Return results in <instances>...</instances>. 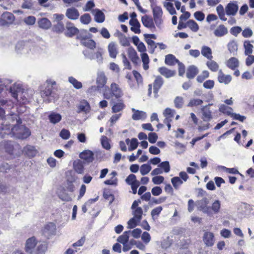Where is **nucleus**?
<instances>
[{"label":"nucleus","mask_w":254,"mask_h":254,"mask_svg":"<svg viewBox=\"0 0 254 254\" xmlns=\"http://www.w3.org/2000/svg\"><path fill=\"white\" fill-rule=\"evenodd\" d=\"M81 44L92 50L96 47V43L95 41L89 39H84L83 41H81Z\"/></svg>","instance_id":"49530a36"},{"label":"nucleus","mask_w":254,"mask_h":254,"mask_svg":"<svg viewBox=\"0 0 254 254\" xmlns=\"http://www.w3.org/2000/svg\"><path fill=\"white\" fill-rule=\"evenodd\" d=\"M198 72L197 67L194 65H191L188 67L186 75L188 78L192 79L195 76Z\"/></svg>","instance_id":"393cba45"},{"label":"nucleus","mask_w":254,"mask_h":254,"mask_svg":"<svg viewBox=\"0 0 254 254\" xmlns=\"http://www.w3.org/2000/svg\"><path fill=\"white\" fill-rule=\"evenodd\" d=\"M175 106L177 108H181L184 104L183 98L182 97H177L174 100Z\"/></svg>","instance_id":"774afa93"},{"label":"nucleus","mask_w":254,"mask_h":254,"mask_svg":"<svg viewBox=\"0 0 254 254\" xmlns=\"http://www.w3.org/2000/svg\"><path fill=\"white\" fill-rule=\"evenodd\" d=\"M73 167L77 173L83 174L84 173V162L81 160L77 159L74 161Z\"/></svg>","instance_id":"2eb2a0df"},{"label":"nucleus","mask_w":254,"mask_h":254,"mask_svg":"<svg viewBox=\"0 0 254 254\" xmlns=\"http://www.w3.org/2000/svg\"><path fill=\"white\" fill-rule=\"evenodd\" d=\"M226 64L229 68L234 69L239 66V61L235 58H231L227 62Z\"/></svg>","instance_id":"79ce46f5"},{"label":"nucleus","mask_w":254,"mask_h":254,"mask_svg":"<svg viewBox=\"0 0 254 254\" xmlns=\"http://www.w3.org/2000/svg\"><path fill=\"white\" fill-rule=\"evenodd\" d=\"M108 51L111 58H115L118 54L116 45L114 42L110 43L108 45Z\"/></svg>","instance_id":"f704fd0d"},{"label":"nucleus","mask_w":254,"mask_h":254,"mask_svg":"<svg viewBox=\"0 0 254 254\" xmlns=\"http://www.w3.org/2000/svg\"><path fill=\"white\" fill-rule=\"evenodd\" d=\"M91 18L89 14L85 13L80 17L81 22L84 24H87L91 21Z\"/></svg>","instance_id":"0e129e2a"},{"label":"nucleus","mask_w":254,"mask_h":254,"mask_svg":"<svg viewBox=\"0 0 254 254\" xmlns=\"http://www.w3.org/2000/svg\"><path fill=\"white\" fill-rule=\"evenodd\" d=\"M66 32V34L69 37H72L76 34L79 30L74 26V24L70 22H67L65 26Z\"/></svg>","instance_id":"f3484780"},{"label":"nucleus","mask_w":254,"mask_h":254,"mask_svg":"<svg viewBox=\"0 0 254 254\" xmlns=\"http://www.w3.org/2000/svg\"><path fill=\"white\" fill-rule=\"evenodd\" d=\"M187 25L193 32H197L199 29L198 24L193 20H189L187 23Z\"/></svg>","instance_id":"5fc2aeb1"},{"label":"nucleus","mask_w":254,"mask_h":254,"mask_svg":"<svg viewBox=\"0 0 254 254\" xmlns=\"http://www.w3.org/2000/svg\"><path fill=\"white\" fill-rule=\"evenodd\" d=\"M125 107V105L122 101H119L118 102L115 103L112 108V111L113 113L120 112L122 111Z\"/></svg>","instance_id":"58836bf2"},{"label":"nucleus","mask_w":254,"mask_h":254,"mask_svg":"<svg viewBox=\"0 0 254 254\" xmlns=\"http://www.w3.org/2000/svg\"><path fill=\"white\" fill-rule=\"evenodd\" d=\"M90 111V106L89 104L85 101L81 102L78 106V113L81 112L85 113H88Z\"/></svg>","instance_id":"473e14b6"},{"label":"nucleus","mask_w":254,"mask_h":254,"mask_svg":"<svg viewBox=\"0 0 254 254\" xmlns=\"http://www.w3.org/2000/svg\"><path fill=\"white\" fill-rule=\"evenodd\" d=\"M158 71L160 73L166 78H170L174 76L176 74V71L171 70L166 67H161L159 68Z\"/></svg>","instance_id":"6ab92c4d"},{"label":"nucleus","mask_w":254,"mask_h":254,"mask_svg":"<svg viewBox=\"0 0 254 254\" xmlns=\"http://www.w3.org/2000/svg\"><path fill=\"white\" fill-rule=\"evenodd\" d=\"M126 142L129 146L128 149L130 151L135 149L138 144L137 140L135 138H133L131 140L129 138H127L126 140Z\"/></svg>","instance_id":"c756f323"},{"label":"nucleus","mask_w":254,"mask_h":254,"mask_svg":"<svg viewBox=\"0 0 254 254\" xmlns=\"http://www.w3.org/2000/svg\"><path fill=\"white\" fill-rule=\"evenodd\" d=\"M151 170V167L147 164H143L141 166L140 172L142 175L147 174Z\"/></svg>","instance_id":"bf43d9fd"},{"label":"nucleus","mask_w":254,"mask_h":254,"mask_svg":"<svg viewBox=\"0 0 254 254\" xmlns=\"http://www.w3.org/2000/svg\"><path fill=\"white\" fill-rule=\"evenodd\" d=\"M79 157L87 163H90L94 160V154L91 151L86 150L80 153Z\"/></svg>","instance_id":"f8f14e48"},{"label":"nucleus","mask_w":254,"mask_h":254,"mask_svg":"<svg viewBox=\"0 0 254 254\" xmlns=\"http://www.w3.org/2000/svg\"><path fill=\"white\" fill-rule=\"evenodd\" d=\"M95 16V20L99 23L103 22L105 20L104 14L99 9H95L93 11Z\"/></svg>","instance_id":"cd10ccee"},{"label":"nucleus","mask_w":254,"mask_h":254,"mask_svg":"<svg viewBox=\"0 0 254 254\" xmlns=\"http://www.w3.org/2000/svg\"><path fill=\"white\" fill-rule=\"evenodd\" d=\"M179 61L176 59L175 57L172 54H169L166 56L165 63L169 65H173L176 63H178Z\"/></svg>","instance_id":"ea45409f"},{"label":"nucleus","mask_w":254,"mask_h":254,"mask_svg":"<svg viewBox=\"0 0 254 254\" xmlns=\"http://www.w3.org/2000/svg\"><path fill=\"white\" fill-rule=\"evenodd\" d=\"M23 90L22 85L17 83L13 84L9 89V92L11 93V96L17 101L19 100L18 97L23 93Z\"/></svg>","instance_id":"6e6552de"},{"label":"nucleus","mask_w":254,"mask_h":254,"mask_svg":"<svg viewBox=\"0 0 254 254\" xmlns=\"http://www.w3.org/2000/svg\"><path fill=\"white\" fill-rule=\"evenodd\" d=\"M107 77L105 73L102 72H98L96 78V83L98 85L99 89L103 88L107 82Z\"/></svg>","instance_id":"ddd939ff"},{"label":"nucleus","mask_w":254,"mask_h":254,"mask_svg":"<svg viewBox=\"0 0 254 254\" xmlns=\"http://www.w3.org/2000/svg\"><path fill=\"white\" fill-rule=\"evenodd\" d=\"M217 13L219 18L222 21H226L227 18L225 17V10L222 5L219 4L216 7Z\"/></svg>","instance_id":"a19ab883"},{"label":"nucleus","mask_w":254,"mask_h":254,"mask_svg":"<svg viewBox=\"0 0 254 254\" xmlns=\"http://www.w3.org/2000/svg\"><path fill=\"white\" fill-rule=\"evenodd\" d=\"M123 95V92L119 85L115 82L111 83L110 87L105 86L103 92L104 98L110 99L113 97L116 98H120Z\"/></svg>","instance_id":"7ed1b4c3"},{"label":"nucleus","mask_w":254,"mask_h":254,"mask_svg":"<svg viewBox=\"0 0 254 254\" xmlns=\"http://www.w3.org/2000/svg\"><path fill=\"white\" fill-rule=\"evenodd\" d=\"M151 7L155 24L159 29H161L163 23L162 8L161 6L155 4L151 5Z\"/></svg>","instance_id":"20e7f679"},{"label":"nucleus","mask_w":254,"mask_h":254,"mask_svg":"<svg viewBox=\"0 0 254 254\" xmlns=\"http://www.w3.org/2000/svg\"><path fill=\"white\" fill-rule=\"evenodd\" d=\"M219 111L220 112L230 117L233 113V109L231 107H229L225 104H221L220 105Z\"/></svg>","instance_id":"2f4dec72"},{"label":"nucleus","mask_w":254,"mask_h":254,"mask_svg":"<svg viewBox=\"0 0 254 254\" xmlns=\"http://www.w3.org/2000/svg\"><path fill=\"white\" fill-rule=\"evenodd\" d=\"M83 53L84 56L88 59L91 60L96 59L99 64H101L102 62L103 58L102 57V53L100 51L97 52L95 55L89 54L87 50L84 51Z\"/></svg>","instance_id":"a211bd4d"},{"label":"nucleus","mask_w":254,"mask_h":254,"mask_svg":"<svg viewBox=\"0 0 254 254\" xmlns=\"http://www.w3.org/2000/svg\"><path fill=\"white\" fill-rule=\"evenodd\" d=\"M68 81L76 89H79L82 87V83L72 76L68 77Z\"/></svg>","instance_id":"09e8293b"},{"label":"nucleus","mask_w":254,"mask_h":254,"mask_svg":"<svg viewBox=\"0 0 254 254\" xmlns=\"http://www.w3.org/2000/svg\"><path fill=\"white\" fill-rule=\"evenodd\" d=\"M119 38L121 44L124 46L127 47L129 46V42L127 38L121 33H119Z\"/></svg>","instance_id":"6e6d98bb"},{"label":"nucleus","mask_w":254,"mask_h":254,"mask_svg":"<svg viewBox=\"0 0 254 254\" xmlns=\"http://www.w3.org/2000/svg\"><path fill=\"white\" fill-rule=\"evenodd\" d=\"M131 231H127L124 232V233L120 236L118 239L117 241L123 244H127V243L128 239H129V234H130Z\"/></svg>","instance_id":"c9c22d12"},{"label":"nucleus","mask_w":254,"mask_h":254,"mask_svg":"<svg viewBox=\"0 0 254 254\" xmlns=\"http://www.w3.org/2000/svg\"><path fill=\"white\" fill-rule=\"evenodd\" d=\"M175 113L176 112L174 110H172L169 108H167L163 113L164 116L165 117L164 120L172 121Z\"/></svg>","instance_id":"4c0bfd02"},{"label":"nucleus","mask_w":254,"mask_h":254,"mask_svg":"<svg viewBox=\"0 0 254 254\" xmlns=\"http://www.w3.org/2000/svg\"><path fill=\"white\" fill-rule=\"evenodd\" d=\"M228 33V30L224 25H219L214 31V34L218 37H222Z\"/></svg>","instance_id":"5701e85b"},{"label":"nucleus","mask_w":254,"mask_h":254,"mask_svg":"<svg viewBox=\"0 0 254 254\" xmlns=\"http://www.w3.org/2000/svg\"><path fill=\"white\" fill-rule=\"evenodd\" d=\"M212 105V104H209L203 106L201 109L202 119L204 122H209L212 119V112L210 110V106Z\"/></svg>","instance_id":"9d476101"},{"label":"nucleus","mask_w":254,"mask_h":254,"mask_svg":"<svg viewBox=\"0 0 254 254\" xmlns=\"http://www.w3.org/2000/svg\"><path fill=\"white\" fill-rule=\"evenodd\" d=\"M58 194L59 197L63 201H70L72 200V198L70 195L64 191H61L59 192Z\"/></svg>","instance_id":"864d4df0"},{"label":"nucleus","mask_w":254,"mask_h":254,"mask_svg":"<svg viewBox=\"0 0 254 254\" xmlns=\"http://www.w3.org/2000/svg\"><path fill=\"white\" fill-rule=\"evenodd\" d=\"M23 151L26 154L27 156L30 157L35 156L37 153V151L35 147L31 145L26 146L23 149Z\"/></svg>","instance_id":"7c9ffc66"},{"label":"nucleus","mask_w":254,"mask_h":254,"mask_svg":"<svg viewBox=\"0 0 254 254\" xmlns=\"http://www.w3.org/2000/svg\"><path fill=\"white\" fill-rule=\"evenodd\" d=\"M39 26L42 29H48L51 27V21L47 18H42L38 21Z\"/></svg>","instance_id":"bb28decb"},{"label":"nucleus","mask_w":254,"mask_h":254,"mask_svg":"<svg viewBox=\"0 0 254 254\" xmlns=\"http://www.w3.org/2000/svg\"><path fill=\"white\" fill-rule=\"evenodd\" d=\"M201 55L208 60H212V50L210 48L206 46H203L201 49Z\"/></svg>","instance_id":"a878e982"},{"label":"nucleus","mask_w":254,"mask_h":254,"mask_svg":"<svg viewBox=\"0 0 254 254\" xmlns=\"http://www.w3.org/2000/svg\"><path fill=\"white\" fill-rule=\"evenodd\" d=\"M209 202V201L207 198L203 197L202 199L196 201V205L198 210L206 214L208 216H211L212 213L210 211V207L208 206Z\"/></svg>","instance_id":"39448f33"},{"label":"nucleus","mask_w":254,"mask_h":254,"mask_svg":"<svg viewBox=\"0 0 254 254\" xmlns=\"http://www.w3.org/2000/svg\"><path fill=\"white\" fill-rule=\"evenodd\" d=\"M171 183L175 189L178 190L179 189L180 186L183 184L184 182L180 177H175L171 179Z\"/></svg>","instance_id":"a18cd8bd"},{"label":"nucleus","mask_w":254,"mask_h":254,"mask_svg":"<svg viewBox=\"0 0 254 254\" xmlns=\"http://www.w3.org/2000/svg\"><path fill=\"white\" fill-rule=\"evenodd\" d=\"M127 54L131 62L135 64H137L139 58L135 50L132 47H129L127 50Z\"/></svg>","instance_id":"412c9836"},{"label":"nucleus","mask_w":254,"mask_h":254,"mask_svg":"<svg viewBox=\"0 0 254 254\" xmlns=\"http://www.w3.org/2000/svg\"><path fill=\"white\" fill-rule=\"evenodd\" d=\"M221 207V202L218 200H215L212 204L211 207H210V211L214 214H217L219 212Z\"/></svg>","instance_id":"37998d69"},{"label":"nucleus","mask_w":254,"mask_h":254,"mask_svg":"<svg viewBox=\"0 0 254 254\" xmlns=\"http://www.w3.org/2000/svg\"><path fill=\"white\" fill-rule=\"evenodd\" d=\"M203 240L204 244L208 247H211L214 245V237L213 233L206 232L204 234Z\"/></svg>","instance_id":"4468645a"},{"label":"nucleus","mask_w":254,"mask_h":254,"mask_svg":"<svg viewBox=\"0 0 254 254\" xmlns=\"http://www.w3.org/2000/svg\"><path fill=\"white\" fill-rule=\"evenodd\" d=\"M52 86L50 85H48L44 90H42L41 92V96L43 98L45 99L52 94Z\"/></svg>","instance_id":"4d7b16f0"},{"label":"nucleus","mask_w":254,"mask_h":254,"mask_svg":"<svg viewBox=\"0 0 254 254\" xmlns=\"http://www.w3.org/2000/svg\"><path fill=\"white\" fill-rule=\"evenodd\" d=\"M132 111L134 112L132 115V119L133 120H144L147 117L146 113L145 112L136 110L134 108L132 109Z\"/></svg>","instance_id":"4be33fe9"},{"label":"nucleus","mask_w":254,"mask_h":254,"mask_svg":"<svg viewBox=\"0 0 254 254\" xmlns=\"http://www.w3.org/2000/svg\"><path fill=\"white\" fill-rule=\"evenodd\" d=\"M206 65L208 68L212 71H216L219 68L217 63L212 60H209L206 63Z\"/></svg>","instance_id":"3c124183"},{"label":"nucleus","mask_w":254,"mask_h":254,"mask_svg":"<svg viewBox=\"0 0 254 254\" xmlns=\"http://www.w3.org/2000/svg\"><path fill=\"white\" fill-rule=\"evenodd\" d=\"M56 233V226L53 223L47 224L42 230L43 235L47 238H50Z\"/></svg>","instance_id":"0eeeda50"},{"label":"nucleus","mask_w":254,"mask_h":254,"mask_svg":"<svg viewBox=\"0 0 254 254\" xmlns=\"http://www.w3.org/2000/svg\"><path fill=\"white\" fill-rule=\"evenodd\" d=\"M244 46L245 50V54L246 55H250L252 54L254 46L252 44H251L249 41H245Z\"/></svg>","instance_id":"c03bdc74"},{"label":"nucleus","mask_w":254,"mask_h":254,"mask_svg":"<svg viewBox=\"0 0 254 254\" xmlns=\"http://www.w3.org/2000/svg\"><path fill=\"white\" fill-rule=\"evenodd\" d=\"M218 79L219 82L228 84L232 80V77L230 75L224 74L222 70H220L218 72Z\"/></svg>","instance_id":"aec40b11"},{"label":"nucleus","mask_w":254,"mask_h":254,"mask_svg":"<svg viewBox=\"0 0 254 254\" xmlns=\"http://www.w3.org/2000/svg\"><path fill=\"white\" fill-rule=\"evenodd\" d=\"M38 240L35 237L28 238L25 242L24 250L28 254H43L47 249L45 244H41L37 246Z\"/></svg>","instance_id":"f03ea898"},{"label":"nucleus","mask_w":254,"mask_h":254,"mask_svg":"<svg viewBox=\"0 0 254 254\" xmlns=\"http://www.w3.org/2000/svg\"><path fill=\"white\" fill-rule=\"evenodd\" d=\"M142 62L143 63V67L145 70H147L149 68L148 64L149 63V59L148 55L145 53H142L140 55Z\"/></svg>","instance_id":"de8ad7c7"},{"label":"nucleus","mask_w":254,"mask_h":254,"mask_svg":"<svg viewBox=\"0 0 254 254\" xmlns=\"http://www.w3.org/2000/svg\"><path fill=\"white\" fill-rule=\"evenodd\" d=\"M15 20L14 15L9 12H3L0 18V25L2 26H9Z\"/></svg>","instance_id":"423d86ee"},{"label":"nucleus","mask_w":254,"mask_h":254,"mask_svg":"<svg viewBox=\"0 0 254 254\" xmlns=\"http://www.w3.org/2000/svg\"><path fill=\"white\" fill-rule=\"evenodd\" d=\"M126 183L130 185L133 184L136 182H137L138 181L136 179V176L133 174H130L126 179Z\"/></svg>","instance_id":"338daca9"},{"label":"nucleus","mask_w":254,"mask_h":254,"mask_svg":"<svg viewBox=\"0 0 254 254\" xmlns=\"http://www.w3.org/2000/svg\"><path fill=\"white\" fill-rule=\"evenodd\" d=\"M165 173H168L170 170V166L168 161H164L160 163L158 165Z\"/></svg>","instance_id":"680f3d73"},{"label":"nucleus","mask_w":254,"mask_h":254,"mask_svg":"<svg viewBox=\"0 0 254 254\" xmlns=\"http://www.w3.org/2000/svg\"><path fill=\"white\" fill-rule=\"evenodd\" d=\"M163 6L166 8L171 15L177 14L176 11L172 3L170 2H164Z\"/></svg>","instance_id":"8fccbe9b"},{"label":"nucleus","mask_w":254,"mask_h":254,"mask_svg":"<svg viewBox=\"0 0 254 254\" xmlns=\"http://www.w3.org/2000/svg\"><path fill=\"white\" fill-rule=\"evenodd\" d=\"M141 22L144 26L151 30H154L156 29L153 18L150 17L147 15L142 16Z\"/></svg>","instance_id":"9b49d317"},{"label":"nucleus","mask_w":254,"mask_h":254,"mask_svg":"<svg viewBox=\"0 0 254 254\" xmlns=\"http://www.w3.org/2000/svg\"><path fill=\"white\" fill-rule=\"evenodd\" d=\"M15 51L18 54H25L27 52V49L25 48V42L19 41L15 45Z\"/></svg>","instance_id":"72a5a7b5"},{"label":"nucleus","mask_w":254,"mask_h":254,"mask_svg":"<svg viewBox=\"0 0 254 254\" xmlns=\"http://www.w3.org/2000/svg\"><path fill=\"white\" fill-rule=\"evenodd\" d=\"M228 49L231 53H233L234 55L238 50V45L235 41H232L230 42L228 44Z\"/></svg>","instance_id":"603ef678"},{"label":"nucleus","mask_w":254,"mask_h":254,"mask_svg":"<svg viewBox=\"0 0 254 254\" xmlns=\"http://www.w3.org/2000/svg\"><path fill=\"white\" fill-rule=\"evenodd\" d=\"M129 24L131 25V30L136 34H139L141 32L140 27V24L137 20H130Z\"/></svg>","instance_id":"b1692460"},{"label":"nucleus","mask_w":254,"mask_h":254,"mask_svg":"<svg viewBox=\"0 0 254 254\" xmlns=\"http://www.w3.org/2000/svg\"><path fill=\"white\" fill-rule=\"evenodd\" d=\"M21 124V120L17 114L10 113L7 115L1 124L2 127L0 131V136L4 137L5 135H8L19 139L27 138L31 132L28 128Z\"/></svg>","instance_id":"f257e3e1"},{"label":"nucleus","mask_w":254,"mask_h":254,"mask_svg":"<svg viewBox=\"0 0 254 254\" xmlns=\"http://www.w3.org/2000/svg\"><path fill=\"white\" fill-rule=\"evenodd\" d=\"M64 24L61 22H58L57 24L55 25L53 27L54 31L58 33H61L64 31Z\"/></svg>","instance_id":"e2e57ef3"},{"label":"nucleus","mask_w":254,"mask_h":254,"mask_svg":"<svg viewBox=\"0 0 254 254\" xmlns=\"http://www.w3.org/2000/svg\"><path fill=\"white\" fill-rule=\"evenodd\" d=\"M49 119L51 123L56 124L61 121L62 116L58 113H52L49 116Z\"/></svg>","instance_id":"e433bc0d"},{"label":"nucleus","mask_w":254,"mask_h":254,"mask_svg":"<svg viewBox=\"0 0 254 254\" xmlns=\"http://www.w3.org/2000/svg\"><path fill=\"white\" fill-rule=\"evenodd\" d=\"M163 83V78L160 76H158L156 77L155 80L153 83V87H154V93L156 94L159 90V89L162 86Z\"/></svg>","instance_id":"c85d7f7f"},{"label":"nucleus","mask_w":254,"mask_h":254,"mask_svg":"<svg viewBox=\"0 0 254 254\" xmlns=\"http://www.w3.org/2000/svg\"><path fill=\"white\" fill-rule=\"evenodd\" d=\"M65 15L71 20H76L78 18L79 13L77 9L72 7L66 9Z\"/></svg>","instance_id":"dca6fc26"},{"label":"nucleus","mask_w":254,"mask_h":254,"mask_svg":"<svg viewBox=\"0 0 254 254\" xmlns=\"http://www.w3.org/2000/svg\"><path fill=\"white\" fill-rule=\"evenodd\" d=\"M140 221H138L137 219L133 217L127 222V228L132 229L135 228L140 222Z\"/></svg>","instance_id":"052dcab7"},{"label":"nucleus","mask_w":254,"mask_h":254,"mask_svg":"<svg viewBox=\"0 0 254 254\" xmlns=\"http://www.w3.org/2000/svg\"><path fill=\"white\" fill-rule=\"evenodd\" d=\"M4 147L6 152L9 154L12 153L13 149V143L11 141H7L4 144Z\"/></svg>","instance_id":"69168bd1"},{"label":"nucleus","mask_w":254,"mask_h":254,"mask_svg":"<svg viewBox=\"0 0 254 254\" xmlns=\"http://www.w3.org/2000/svg\"><path fill=\"white\" fill-rule=\"evenodd\" d=\"M239 9L238 5L236 1L230 2L225 6V10L228 16H235Z\"/></svg>","instance_id":"1a4fd4ad"},{"label":"nucleus","mask_w":254,"mask_h":254,"mask_svg":"<svg viewBox=\"0 0 254 254\" xmlns=\"http://www.w3.org/2000/svg\"><path fill=\"white\" fill-rule=\"evenodd\" d=\"M143 211L141 207H136L134 209L132 212L133 217L138 219V221H140L142 218Z\"/></svg>","instance_id":"13d9d810"}]
</instances>
